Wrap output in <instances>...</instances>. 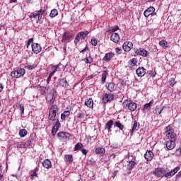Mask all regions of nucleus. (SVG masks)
<instances>
[{"mask_svg":"<svg viewBox=\"0 0 181 181\" xmlns=\"http://www.w3.org/2000/svg\"><path fill=\"white\" fill-rule=\"evenodd\" d=\"M48 119L49 121L54 122L52 130V135L54 136L56 134H57V132L59 131V128H60V121H59V119H57V113H51L49 112L48 115ZM55 121V122H54Z\"/></svg>","mask_w":181,"mask_h":181,"instance_id":"f257e3e1","label":"nucleus"},{"mask_svg":"<svg viewBox=\"0 0 181 181\" xmlns=\"http://www.w3.org/2000/svg\"><path fill=\"white\" fill-rule=\"evenodd\" d=\"M47 91L49 93L46 97L47 102L48 104H54L56 97H57V91L54 88L50 89L49 88H47Z\"/></svg>","mask_w":181,"mask_h":181,"instance_id":"f03ea898","label":"nucleus"},{"mask_svg":"<svg viewBox=\"0 0 181 181\" xmlns=\"http://www.w3.org/2000/svg\"><path fill=\"white\" fill-rule=\"evenodd\" d=\"M123 106L125 108L129 110V111H135L136 108H138V104L136 103L131 100H126L123 102Z\"/></svg>","mask_w":181,"mask_h":181,"instance_id":"7ed1b4c3","label":"nucleus"},{"mask_svg":"<svg viewBox=\"0 0 181 181\" xmlns=\"http://www.w3.org/2000/svg\"><path fill=\"white\" fill-rule=\"evenodd\" d=\"M165 136L168 138V139H177L176 136V134L175 133V130L173 129V127L172 126L169 125L165 127Z\"/></svg>","mask_w":181,"mask_h":181,"instance_id":"20e7f679","label":"nucleus"},{"mask_svg":"<svg viewBox=\"0 0 181 181\" xmlns=\"http://www.w3.org/2000/svg\"><path fill=\"white\" fill-rule=\"evenodd\" d=\"M25 73L26 71H25V69L19 68L17 70L11 71V77H12V78H21V77L25 76Z\"/></svg>","mask_w":181,"mask_h":181,"instance_id":"39448f33","label":"nucleus"},{"mask_svg":"<svg viewBox=\"0 0 181 181\" xmlns=\"http://www.w3.org/2000/svg\"><path fill=\"white\" fill-rule=\"evenodd\" d=\"M166 173H168V168H156L153 171V175L157 177H165Z\"/></svg>","mask_w":181,"mask_h":181,"instance_id":"423d86ee","label":"nucleus"},{"mask_svg":"<svg viewBox=\"0 0 181 181\" xmlns=\"http://www.w3.org/2000/svg\"><path fill=\"white\" fill-rule=\"evenodd\" d=\"M88 31H81L79 32L76 38H75V43H78V42H80V40H83L84 39H86L87 37V36H88Z\"/></svg>","mask_w":181,"mask_h":181,"instance_id":"0eeeda50","label":"nucleus"},{"mask_svg":"<svg viewBox=\"0 0 181 181\" xmlns=\"http://www.w3.org/2000/svg\"><path fill=\"white\" fill-rule=\"evenodd\" d=\"M170 141H166L165 146L168 149V151H172L173 149H175L176 147V139H168Z\"/></svg>","mask_w":181,"mask_h":181,"instance_id":"6e6552de","label":"nucleus"},{"mask_svg":"<svg viewBox=\"0 0 181 181\" xmlns=\"http://www.w3.org/2000/svg\"><path fill=\"white\" fill-rule=\"evenodd\" d=\"M180 170V167L177 166L171 171H169V169L167 168V173H165V177L170 179L172 176H175Z\"/></svg>","mask_w":181,"mask_h":181,"instance_id":"1a4fd4ad","label":"nucleus"},{"mask_svg":"<svg viewBox=\"0 0 181 181\" xmlns=\"http://www.w3.org/2000/svg\"><path fill=\"white\" fill-rule=\"evenodd\" d=\"M114 100V94L112 93H105L103 95L102 101L103 104H107V103H110V101H113Z\"/></svg>","mask_w":181,"mask_h":181,"instance_id":"9d476101","label":"nucleus"},{"mask_svg":"<svg viewBox=\"0 0 181 181\" xmlns=\"http://www.w3.org/2000/svg\"><path fill=\"white\" fill-rule=\"evenodd\" d=\"M74 35L71 33L65 32L62 36V43H67L70 41V39L73 38Z\"/></svg>","mask_w":181,"mask_h":181,"instance_id":"9b49d317","label":"nucleus"},{"mask_svg":"<svg viewBox=\"0 0 181 181\" xmlns=\"http://www.w3.org/2000/svg\"><path fill=\"white\" fill-rule=\"evenodd\" d=\"M31 47H32V51L35 54H39V53L42 52V47L38 43H35V42L33 43Z\"/></svg>","mask_w":181,"mask_h":181,"instance_id":"f8f14e48","label":"nucleus"},{"mask_svg":"<svg viewBox=\"0 0 181 181\" xmlns=\"http://www.w3.org/2000/svg\"><path fill=\"white\" fill-rule=\"evenodd\" d=\"M132 124L133 127L132 128L131 133H130L131 136H132L134 135V132H135V131H138V129H139V127H141V124L136 120H134V122H132Z\"/></svg>","mask_w":181,"mask_h":181,"instance_id":"ddd939ff","label":"nucleus"},{"mask_svg":"<svg viewBox=\"0 0 181 181\" xmlns=\"http://www.w3.org/2000/svg\"><path fill=\"white\" fill-rule=\"evenodd\" d=\"M132 47H134L132 42H125L123 44V50L125 52H131Z\"/></svg>","mask_w":181,"mask_h":181,"instance_id":"4468645a","label":"nucleus"},{"mask_svg":"<svg viewBox=\"0 0 181 181\" xmlns=\"http://www.w3.org/2000/svg\"><path fill=\"white\" fill-rule=\"evenodd\" d=\"M58 84L62 86L64 88H67L69 87V82L66 78H61L58 79Z\"/></svg>","mask_w":181,"mask_h":181,"instance_id":"2eb2a0df","label":"nucleus"},{"mask_svg":"<svg viewBox=\"0 0 181 181\" xmlns=\"http://www.w3.org/2000/svg\"><path fill=\"white\" fill-rule=\"evenodd\" d=\"M136 54L143 57H148V51L144 48H139L136 50Z\"/></svg>","mask_w":181,"mask_h":181,"instance_id":"dca6fc26","label":"nucleus"},{"mask_svg":"<svg viewBox=\"0 0 181 181\" xmlns=\"http://www.w3.org/2000/svg\"><path fill=\"white\" fill-rule=\"evenodd\" d=\"M69 133L64 132H59L57 134L58 139L60 141H66V139H69Z\"/></svg>","mask_w":181,"mask_h":181,"instance_id":"f3484780","label":"nucleus"},{"mask_svg":"<svg viewBox=\"0 0 181 181\" xmlns=\"http://www.w3.org/2000/svg\"><path fill=\"white\" fill-rule=\"evenodd\" d=\"M105 87L110 93L115 91V83L114 82L106 83Z\"/></svg>","mask_w":181,"mask_h":181,"instance_id":"a211bd4d","label":"nucleus"},{"mask_svg":"<svg viewBox=\"0 0 181 181\" xmlns=\"http://www.w3.org/2000/svg\"><path fill=\"white\" fill-rule=\"evenodd\" d=\"M136 73L138 77H144V76H145V74H146V69L144 67H139L136 69Z\"/></svg>","mask_w":181,"mask_h":181,"instance_id":"6ab92c4d","label":"nucleus"},{"mask_svg":"<svg viewBox=\"0 0 181 181\" xmlns=\"http://www.w3.org/2000/svg\"><path fill=\"white\" fill-rule=\"evenodd\" d=\"M153 152H152L151 150H147L144 154L145 159L148 161L152 160V159H153Z\"/></svg>","mask_w":181,"mask_h":181,"instance_id":"aec40b11","label":"nucleus"},{"mask_svg":"<svg viewBox=\"0 0 181 181\" xmlns=\"http://www.w3.org/2000/svg\"><path fill=\"white\" fill-rule=\"evenodd\" d=\"M113 57H114V53L108 52V53L105 54L103 60V62H106V63H108V62H111V60H112Z\"/></svg>","mask_w":181,"mask_h":181,"instance_id":"412c9836","label":"nucleus"},{"mask_svg":"<svg viewBox=\"0 0 181 181\" xmlns=\"http://www.w3.org/2000/svg\"><path fill=\"white\" fill-rule=\"evenodd\" d=\"M153 12H155V8H153V6H150L144 11V15L145 18H148V16H151V15H152Z\"/></svg>","mask_w":181,"mask_h":181,"instance_id":"4be33fe9","label":"nucleus"},{"mask_svg":"<svg viewBox=\"0 0 181 181\" xmlns=\"http://www.w3.org/2000/svg\"><path fill=\"white\" fill-rule=\"evenodd\" d=\"M28 16L30 19H36L37 18L38 21H42V16L38 13L37 11H35V13H30Z\"/></svg>","mask_w":181,"mask_h":181,"instance_id":"5701e85b","label":"nucleus"},{"mask_svg":"<svg viewBox=\"0 0 181 181\" xmlns=\"http://www.w3.org/2000/svg\"><path fill=\"white\" fill-rule=\"evenodd\" d=\"M119 39V35L117 33H113L110 37V40L112 42H114V43H118Z\"/></svg>","mask_w":181,"mask_h":181,"instance_id":"b1692460","label":"nucleus"},{"mask_svg":"<svg viewBox=\"0 0 181 181\" xmlns=\"http://www.w3.org/2000/svg\"><path fill=\"white\" fill-rule=\"evenodd\" d=\"M153 103H154L153 100H151L150 103L145 104L143 107L144 112H148V111L151 110L152 107V104H153Z\"/></svg>","mask_w":181,"mask_h":181,"instance_id":"393cba45","label":"nucleus"},{"mask_svg":"<svg viewBox=\"0 0 181 181\" xmlns=\"http://www.w3.org/2000/svg\"><path fill=\"white\" fill-rule=\"evenodd\" d=\"M42 163L45 169H50V168H52V161L49 159H45Z\"/></svg>","mask_w":181,"mask_h":181,"instance_id":"a878e982","label":"nucleus"},{"mask_svg":"<svg viewBox=\"0 0 181 181\" xmlns=\"http://www.w3.org/2000/svg\"><path fill=\"white\" fill-rule=\"evenodd\" d=\"M82 62H84V63H86V64H91V63H93V62H94V59L91 57V54H89V56L83 59Z\"/></svg>","mask_w":181,"mask_h":181,"instance_id":"bb28decb","label":"nucleus"},{"mask_svg":"<svg viewBox=\"0 0 181 181\" xmlns=\"http://www.w3.org/2000/svg\"><path fill=\"white\" fill-rule=\"evenodd\" d=\"M49 112L59 114V107H57V105H52L49 108Z\"/></svg>","mask_w":181,"mask_h":181,"instance_id":"cd10ccee","label":"nucleus"},{"mask_svg":"<svg viewBox=\"0 0 181 181\" xmlns=\"http://www.w3.org/2000/svg\"><path fill=\"white\" fill-rule=\"evenodd\" d=\"M114 125V121L112 119L109 120L105 124V129H107L108 132H111V128Z\"/></svg>","mask_w":181,"mask_h":181,"instance_id":"c85d7f7f","label":"nucleus"},{"mask_svg":"<svg viewBox=\"0 0 181 181\" xmlns=\"http://www.w3.org/2000/svg\"><path fill=\"white\" fill-rule=\"evenodd\" d=\"M85 105H86V107H88L89 108H91L94 105V102L93 101V99H86Z\"/></svg>","mask_w":181,"mask_h":181,"instance_id":"c756f323","label":"nucleus"},{"mask_svg":"<svg viewBox=\"0 0 181 181\" xmlns=\"http://www.w3.org/2000/svg\"><path fill=\"white\" fill-rule=\"evenodd\" d=\"M159 45L161 46L163 49H168V47H169V42L165 40H163L159 42Z\"/></svg>","mask_w":181,"mask_h":181,"instance_id":"7c9ffc66","label":"nucleus"},{"mask_svg":"<svg viewBox=\"0 0 181 181\" xmlns=\"http://www.w3.org/2000/svg\"><path fill=\"white\" fill-rule=\"evenodd\" d=\"M67 117H70V111L69 110H66L61 114V119L63 121H66V118H67Z\"/></svg>","mask_w":181,"mask_h":181,"instance_id":"2f4dec72","label":"nucleus"},{"mask_svg":"<svg viewBox=\"0 0 181 181\" xmlns=\"http://www.w3.org/2000/svg\"><path fill=\"white\" fill-rule=\"evenodd\" d=\"M136 165V163L134 160L129 161V163L127 164V169L128 170H132V168Z\"/></svg>","mask_w":181,"mask_h":181,"instance_id":"473e14b6","label":"nucleus"},{"mask_svg":"<svg viewBox=\"0 0 181 181\" xmlns=\"http://www.w3.org/2000/svg\"><path fill=\"white\" fill-rule=\"evenodd\" d=\"M107 76H108V72H107V71H104L102 74L101 78V82L103 84L105 83V81L107 80Z\"/></svg>","mask_w":181,"mask_h":181,"instance_id":"72a5a7b5","label":"nucleus"},{"mask_svg":"<svg viewBox=\"0 0 181 181\" xmlns=\"http://www.w3.org/2000/svg\"><path fill=\"white\" fill-rule=\"evenodd\" d=\"M57 15H59V11L56 8L52 9L49 13L50 18H56Z\"/></svg>","mask_w":181,"mask_h":181,"instance_id":"f704fd0d","label":"nucleus"},{"mask_svg":"<svg viewBox=\"0 0 181 181\" xmlns=\"http://www.w3.org/2000/svg\"><path fill=\"white\" fill-rule=\"evenodd\" d=\"M28 135V131L25 129H22L19 131V136L21 138H25Z\"/></svg>","mask_w":181,"mask_h":181,"instance_id":"c9c22d12","label":"nucleus"},{"mask_svg":"<svg viewBox=\"0 0 181 181\" xmlns=\"http://www.w3.org/2000/svg\"><path fill=\"white\" fill-rule=\"evenodd\" d=\"M83 146H84V145H83L82 143H77L74 148V151H81Z\"/></svg>","mask_w":181,"mask_h":181,"instance_id":"e433bc0d","label":"nucleus"},{"mask_svg":"<svg viewBox=\"0 0 181 181\" xmlns=\"http://www.w3.org/2000/svg\"><path fill=\"white\" fill-rule=\"evenodd\" d=\"M162 111H163V108L156 107L153 110V114H156V115H160Z\"/></svg>","mask_w":181,"mask_h":181,"instance_id":"4c0bfd02","label":"nucleus"},{"mask_svg":"<svg viewBox=\"0 0 181 181\" xmlns=\"http://www.w3.org/2000/svg\"><path fill=\"white\" fill-rule=\"evenodd\" d=\"M136 63H138V61H136V59L133 58L129 60V64L130 65V67H134V66H136Z\"/></svg>","mask_w":181,"mask_h":181,"instance_id":"58836bf2","label":"nucleus"},{"mask_svg":"<svg viewBox=\"0 0 181 181\" xmlns=\"http://www.w3.org/2000/svg\"><path fill=\"white\" fill-rule=\"evenodd\" d=\"M37 168L33 170V173L30 175L31 180H33L35 177H37Z\"/></svg>","mask_w":181,"mask_h":181,"instance_id":"ea45409f","label":"nucleus"},{"mask_svg":"<svg viewBox=\"0 0 181 181\" xmlns=\"http://www.w3.org/2000/svg\"><path fill=\"white\" fill-rule=\"evenodd\" d=\"M115 126L117 128H119V129H120V131L124 130V126L122 124H121V122H119V121L115 122Z\"/></svg>","mask_w":181,"mask_h":181,"instance_id":"a19ab883","label":"nucleus"},{"mask_svg":"<svg viewBox=\"0 0 181 181\" xmlns=\"http://www.w3.org/2000/svg\"><path fill=\"white\" fill-rule=\"evenodd\" d=\"M37 67V64H32V65H26L24 66L25 69H27V70H33Z\"/></svg>","mask_w":181,"mask_h":181,"instance_id":"79ce46f5","label":"nucleus"},{"mask_svg":"<svg viewBox=\"0 0 181 181\" xmlns=\"http://www.w3.org/2000/svg\"><path fill=\"white\" fill-rule=\"evenodd\" d=\"M37 12H38L40 16H43V15L46 13V8L45 7H41L39 11H37Z\"/></svg>","mask_w":181,"mask_h":181,"instance_id":"37998d69","label":"nucleus"},{"mask_svg":"<svg viewBox=\"0 0 181 181\" xmlns=\"http://www.w3.org/2000/svg\"><path fill=\"white\" fill-rule=\"evenodd\" d=\"M18 110L21 111V115H23V114H25V106L23 105V104L19 105Z\"/></svg>","mask_w":181,"mask_h":181,"instance_id":"c03bdc74","label":"nucleus"},{"mask_svg":"<svg viewBox=\"0 0 181 181\" xmlns=\"http://www.w3.org/2000/svg\"><path fill=\"white\" fill-rule=\"evenodd\" d=\"M65 159L67 162H69V163H71L73 162V156L72 155H65Z\"/></svg>","mask_w":181,"mask_h":181,"instance_id":"a18cd8bd","label":"nucleus"},{"mask_svg":"<svg viewBox=\"0 0 181 181\" xmlns=\"http://www.w3.org/2000/svg\"><path fill=\"white\" fill-rule=\"evenodd\" d=\"M95 152L99 154L105 153V149L104 148H98L95 149Z\"/></svg>","mask_w":181,"mask_h":181,"instance_id":"49530a36","label":"nucleus"},{"mask_svg":"<svg viewBox=\"0 0 181 181\" xmlns=\"http://www.w3.org/2000/svg\"><path fill=\"white\" fill-rule=\"evenodd\" d=\"M90 43H91L92 46H97V45H98V42L97 41V39H95V38L91 39Z\"/></svg>","mask_w":181,"mask_h":181,"instance_id":"de8ad7c7","label":"nucleus"},{"mask_svg":"<svg viewBox=\"0 0 181 181\" xmlns=\"http://www.w3.org/2000/svg\"><path fill=\"white\" fill-rule=\"evenodd\" d=\"M86 117V115L84 113L78 112L77 113V118H79V119H83Z\"/></svg>","mask_w":181,"mask_h":181,"instance_id":"09e8293b","label":"nucleus"},{"mask_svg":"<svg viewBox=\"0 0 181 181\" xmlns=\"http://www.w3.org/2000/svg\"><path fill=\"white\" fill-rule=\"evenodd\" d=\"M169 84L170 86H171V87H173V86L176 84V81H175V78H170V80L169 81Z\"/></svg>","mask_w":181,"mask_h":181,"instance_id":"8fccbe9b","label":"nucleus"},{"mask_svg":"<svg viewBox=\"0 0 181 181\" xmlns=\"http://www.w3.org/2000/svg\"><path fill=\"white\" fill-rule=\"evenodd\" d=\"M59 66H60V63H59V64H58V65H54V66L52 67V72H53V73H56V71H57V69H59Z\"/></svg>","mask_w":181,"mask_h":181,"instance_id":"3c124183","label":"nucleus"},{"mask_svg":"<svg viewBox=\"0 0 181 181\" xmlns=\"http://www.w3.org/2000/svg\"><path fill=\"white\" fill-rule=\"evenodd\" d=\"M17 148H26V146L25 144L21 143V144H17Z\"/></svg>","mask_w":181,"mask_h":181,"instance_id":"603ef678","label":"nucleus"},{"mask_svg":"<svg viewBox=\"0 0 181 181\" xmlns=\"http://www.w3.org/2000/svg\"><path fill=\"white\" fill-rule=\"evenodd\" d=\"M148 73L150 77H155V76H156V74L153 72V71H148Z\"/></svg>","mask_w":181,"mask_h":181,"instance_id":"864d4df0","label":"nucleus"},{"mask_svg":"<svg viewBox=\"0 0 181 181\" xmlns=\"http://www.w3.org/2000/svg\"><path fill=\"white\" fill-rule=\"evenodd\" d=\"M30 43H33V38H30L28 40L27 47H29V46H30Z\"/></svg>","mask_w":181,"mask_h":181,"instance_id":"5fc2aeb1","label":"nucleus"},{"mask_svg":"<svg viewBox=\"0 0 181 181\" xmlns=\"http://www.w3.org/2000/svg\"><path fill=\"white\" fill-rule=\"evenodd\" d=\"M24 144H25V146H30V145H32V141L28 140Z\"/></svg>","mask_w":181,"mask_h":181,"instance_id":"6e6d98bb","label":"nucleus"},{"mask_svg":"<svg viewBox=\"0 0 181 181\" xmlns=\"http://www.w3.org/2000/svg\"><path fill=\"white\" fill-rule=\"evenodd\" d=\"M115 52H116V53H117V54H121V52H122V49H121V48H119V47H117V48L115 49Z\"/></svg>","mask_w":181,"mask_h":181,"instance_id":"4d7b16f0","label":"nucleus"},{"mask_svg":"<svg viewBox=\"0 0 181 181\" xmlns=\"http://www.w3.org/2000/svg\"><path fill=\"white\" fill-rule=\"evenodd\" d=\"M81 151L82 152V153H83V155H87V153H88V151L84 148H81Z\"/></svg>","mask_w":181,"mask_h":181,"instance_id":"13d9d810","label":"nucleus"},{"mask_svg":"<svg viewBox=\"0 0 181 181\" xmlns=\"http://www.w3.org/2000/svg\"><path fill=\"white\" fill-rule=\"evenodd\" d=\"M87 50H89L88 49V47H86L84 49H83L81 52H80V53H84L85 52H87Z\"/></svg>","mask_w":181,"mask_h":181,"instance_id":"bf43d9fd","label":"nucleus"},{"mask_svg":"<svg viewBox=\"0 0 181 181\" xmlns=\"http://www.w3.org/2000/svg\"><path fill=\"white\" fill-rule=\"evenodd\" d=\"M119 29V28L118 27V25H115V28H112V32H117V30H118Z\"/></svg>","mask_w":181,"mask_h":181,"instance_id":"052dcab7","label":"nucleus"},{"mask_svg":"<svg viewBox=\"0 0 181 181\" xmlns=\"http://www.w3.org/2000/svg\"><path fill=\"white\" fill-rule=\"evenodd\" d=\"M2 90H4V84L0 83V93H2Z\"/></svg>","mask_w":181,"mask_h":181,"instance_id":"680f3d73","label":"nucleus"},{"mask_svg":"<svg viewBox=\"0 0 181 181\" xmlns=\"http://www.w3.org/2000/svg\"><path fill=\"white\" fill-rule=\"evenodd\" d=\"M51 80H52V78L50 76H48V78H47V84H49V83H50Z\"/></svg>","mask_w":181,"mask_h":181,"instance_id":"e2e57ef3","label":"nucleus"},{"mask_svg":"<svg viewBox=\"0 0 181 181\" xmlns=\"http://www.w3.org/2000/svg\"><path fill=\"white\" fill-rule=\"evenodd\" d=\"M53 76H54V72L52 71L49 74L48 77H53Z\"/></svg>","mask_w":181,"mask_h":181,"instance_id":"0e129e2a","label":"nucleus"},{"mask_svg":"<svg viewBox=\"0 0 181 181\" xmlns=\"http://www.w3.org/2000/svg\"><path fill=\"white\" fill-rule=\"evenodd\" d=\"M15 2H18V0H9L10 4H13V3H15Z\"/></svg>","mask_w":181,"mask_h":181,"instance_id":"69168bd1","label":"nucleus"},{"mask_svg":"<svg viewBox=\"0 0 181 181\" xmlns=\"http://www.w3.org/2000/svg\"><path fill=\"white\" fill-rule=\"evenodd\" d=\"M88 142H91V136H89V138H88Z\"/></svg>","mask_w":181,"mask_h":181,"instance_id":"338daca9","label":"nucleus"},{"mask_svg":"<svg viewBox=\"0 0 181 181\" xmlns=\"http://www.w3.org/2000/svg\"><path fill=\"white\" fill-rule=\"evenodd\" d=\"M2 173V165H0V175Z\"/></svg>","mask_w":181,"mask_h":181,"instance_id":"774afa93","label":"nucleus"}]
</instances>
